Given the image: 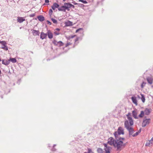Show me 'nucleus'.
<instances>
[{"label": "nucleus", "mask_w": 153, "mask_h": 153, "mask_svg": "<svg viewBox=\"0 0 153 153\" xmlns=\"http://www.w3.org/2000/svg\"><path fill=\"white\" fill-rule=\"evenodd\" d=\"M72 45V43L70 42H68L65 45V47H67L71 45Z\"/></svg>", "instance_id": "33"}, {"label": "nucleus", "mask_w": 153, "mask_h": 153, "mask_svg": "<svg viewBox=\"0 0 153 153\" xmlns=\"http://www.w3.org/2000/svg\"><path fill=\"white\" fill-rule=\"evenodd\" d=\"M82 28H79L78 29H77L76 31V33H77L78 32V31L80 30H82Z\"/></svg>", "instance_id": "38"}, {"label": "nucleus", "mask_w": 153, "mask_h": 153, "mask_svg": "<svg viewBox=\"0 0 153 153\" xmlns=\"http://www.w3.org/2000/svg\"><path fill=\"white\" fill-rule=\"evenodd\" d=\"M25 21V19L24 17H18L17 19V21L19 23H21Z\"/></svg>", "instance_id": "13"}, {"label": "nucleus", "mask_w": 153, "mask_h": 153, "mask_svg": "<svg viewBox=\"0 0 153 153\" xmlns=\"http://www.w3.org/2000/svg\"><path fill=\"white\" fill-rule=\"evenodd\" d=\"M143 83H144V82H143V83L141 85V87H142V88H143Z\"/></svg>", "instance_id": "41"}, {"label": "nucleus", "mask_w": 153, "mask_h": 153, "mask_svg": "<svg viewBox=\"0 0 153 153\" xmlns=\"http://www.w3.org/2000/svg\"><path fill=\"white\" fill-rule=\"evenodd\" d=\"M148 82L150 84H152L153 82V79L151 77H148L147 79Z\"/></svg>", "instance_id": "21"}, {"label": "nucleus", "mask_w": 153, "mask_h": 153, "mask_svg": "<svg viewBox=\"0 0 153 153\" xmlns=\"http://www.w3.org/2000/svg\"><path fill=\"white\" fill-rule=\"evenodd\" d=\"M97 152L98 153H104V152L102 149L100 148H99L97 149Z\"/></svg>", "instance_id": "26"}, {"label": "nucleus", "mask_w": 153, "mask_h": 153, "mask_svg": "<svg viewBox=\"0 0 153 153\" xmlns=\"http://www.w3.org/2000/svg\"><path fill=\"white\" fill-rule=\"evenodd\" d=\"M59 5L56 3H54L53 6H52L51 7L52 9L54 10L56 8H59Z\"/></svg>", "instance_id": "16"}, {"label": "nucleus", "mask_w": 153, "mask_h": 153, "mask_svg": "<svg viewBox=\"0 0 153 153\" xmlns=\"http://www.w3.org/2000/svg\"><path fill=\"white\" fill-rule=\"evenodd\" d=\"M48 23L50 25H51V23L49 21H48Z\"/></svg>", "instance_id": "40"}, {"label": "nucleus", "mask_w": 153, "mask_h": 153, "mask_svg": "<svg viewBox=\"0 0 153 153\" xmlns=\"http://www.w3.org/2000/svg\"><path fill=\"white\" fill-rule=\"evenodd\" d=\"M124 134V129L123 128L121 127H118L117 131H116L114 133V135L116 138L118 137L119 135Z\"/></svg>", "instance_id": "4"}, {"label": "nucleus", "mask_w": 153, "mask_h": 153, "mask_svg": "<svg viewBox=\"0 0 153 153\" xmlns=\"http://www.w3.org/2000/svg\"><path fill=\"white\" fill-rule=\"evenodd\" d=\"M76 36V35H72V36H71L69 37V39H72Z\"/></svg>", "instance_id": "35"}, {"label": "nucleus", "mask_w": 153, "mask_h": 153, "mask_svg": "<svg viewBox=\"0 0 153 153\" xmlns=\"http://www.w3.org/2000/svg\"><path fill=\"white\" fill-rule=\"evenodd\" d=\"M153 145V137L150 140L146 141L145 146H151Z\"/></svg>", "instance_id": "10"}, {"label": "nucleus", "mask_w": 153, "mask_h": 153, "mask_svg": "<svg viewBox=\"0 0 153 153\" xmlns=\"http://www.w3.org/2000/svg\"><path fill=\"white\" fill-rule=\"evenodd\" d=\"M126 143L125 138L120 137L116 140L114 147L117 149V150L121 151L126 145Z\"/></svg>", "instance_id": "1"}, {"label": "nucleus", "mask_w": 153, "mask_h": 153, "mask_svg": "<svg viewBox=\"0 0 153 153\" xmlns=\"http://www.w3.org/2000/svg\"><path fill=\"white\" fill-rule=\"evenodd\" d=\"M52 43L55 45L58 46V42H57L56 40H53L52 42Z\"/></svg>", "instance_id": "30"}, {"label": "nucleus", "mask_w": 153, "mask_h": 153, "mask_svg": "<svg viewBox=\"0 0 153 153\" xmlns=\"http://www.w3.org/2000/svg\"><path fill=\"white\" fill-rule=\"evenodd\" d=\"M88 153H93V152L92 151V150L91 149H88Z\"/></svg>", "instance_id": "37"}, {"label": "nucleus", "mask_w": 153, "mask_h": 153, "mask_svg": "<svg viewBox=\"0 0 153 153\" xmlns=\"http://www.w3.org/2000/svg\"><path fill=\"white\" fill-rule=\"evenodd\" d=\"M65 24L66 26H72L73 25V23L69 21L66 22Z\"/></svg>", "instance_id": "20"}, {"label": "nucleus", "mask_w": 153, "mask_h": 153, "mask_svg": "<svg viewBox=\"0 0 153 153\" xmlns=\"http://www.w3.org/2000/svg\"><path fill=\"white\" fill-rule=\"evenodd\" d=\"M79 1L81 2L84 4H86L87 3V2L86 1L83 0H79Z\"/></svg>", "instance_id": "34"}, {"label": "nucleus", "mask_w": 153, "mask_h": 153, "mask_svg": "<svg viewBox=\"0 0 153 153\" xmlns=\"http://www.w3.org/2000/svg\"><path fill=\"white\" fill-rule=\"evenodd\" d=\"M85 153H87L85 152Z\"/></svg>", "instance_id": "44"}, {"label": "nucleus", "mask_w": 153, "mask_h": 153, "mask_svg": "<svg viewBox=\"0 0 153 153\" xmlns=\"http://www.w3.org/2000/svg\"><path fill=\"white\" fill-rule=\"evenodd\" d=\"M64 45V43L61 41L58 42V46L59 47H61L63 46Z\"/></svg>", "instance_id": "25"}, {"label": "nucleus", "mask_w": 153, "mask_h": 153, "mask_svg": "<svg viewBox=\"0 0 153 153\" xmlns=\"http://www.w3.org/2000/svg\"><path fill=\"white\" fill-rule=\"evenodd\" d=\"M141 99L143 102H144L145 100V98L143 94H141Z\"/></svg>", "instance_id": "28"}, {"label": "nucleus", "mask_w": 153, "mask_h": 153, "mask_svg": "<svg viewBox=\"0 0 153 153\" xmlns=\"http://www.w3.org/2000/svg\"><path fill=\"white\" fill-rule=\"evenodd\" d=\"M76 39H75V42H77V41H78L79 40V38L76 36Z\"/></svg>", "instance_id": "36"}, {"label": "nucleus", "mask_w": 153, "mask_h": 153, "mask_svg": "<svg viewBox=\"0 0 153 153\" xmlns=\"http://www.w3.org/2000/svg\"><path fill=\"white\" fill-rule=\"evenodd\" d=\"M37 18L40 21L42 22L44 20L45 18L42 16H38Z\"/></svg>", "instance_id": "22"}, {"label": "nucleus", "mask_w": 153, "mask_h": 153, "mask_svg": "<svg viewBox=\"0 0 153 153\" xmlns=\"http://www.w3.org/2000/svg\"><path fill=\"white\" fill-rule=\"evenodd\" d=\"M9 60L10 62L11 61L13 63H16V60L15 58H10Z\"/></svg>", "instance_id": "23"}, {"label": "nucleus", "mask_w": 153, "mask_h": 153, "mask_svg": "<svg viewBox=\"0 0 153 153\" xmlns=\"http://www.w3.org/2000/svg\"><path fill=\"white\" fill-rule=\"evenodd\" d=\"M45 2L46 3H48L49 2V1L48 0H45Z\"/></svg>", "instance_id": "39"}, {"label": "nucleus", "mask_w": 153, "mask_h": 153, "mask_svg": "<svg viewBox=\"0 0 153 153\" xmlns=\"http://www.w3.org/2000/svg\"><path fill=\"white\" fill-rule=\"evenodd\" d=\"M132 114L133 117L135 119H138L137 113L136 110H134L132 111Z\"/></svg>", "instance_id": "11"}, {"label": "nucleus", "mask_w": 153, "mask_h": 153, "mask_svg": "<svg viewBox=\"0 0 153 153\" xmlns=\"http://www.w3.org/2000/svg\"><path fill=\"white\" fill-rule=\"evenodd\" d=\"M1 74V70H0V74Z\"/></svg>", "instance_id": "42"}, {"label": "nucleus", "mask_w": 153, "mask_h": 153, "mask_svg": "<svg viewBox=\"0 0 153 153\" xmlns=\"http://www.w3.org/2000/svg\"><path fill=\"white\" fill-rule=\"evenodd\" d=\"M116 140H115L114 139L113 137H110L108 139L107 144H108L114 147Z\"/></svg>", "instance_id": "6"}, {"label": "nucleus", "mask_w": 153, "mask_h": 153, "mask_svg": "<svg viewBox=\"0 0 153 153\" xmlns=\"http://www.w3.org/2000/svg\"><path fill=\"white\" fill-rule=\"evenodd\" d=\"M67 3H64V5L59 7L58 10L59 11H63L64 12H66V10H67L68 11L70 10V9L68 8Z\"/></svg>", "instance_id": "5"}, {"label": "nucleus", "mask_w": 153, "mask_h": 153, "mask_svg": "<svg viewBox=\"0 0 153 153\" xmlns=\"http://www.w3.org/2000/svg\"><path fill=\"white\" fill-rule=\"evenodd\" d=\"M0 44H1V46L0 47L5 51H7L8 49L7 47L6 46L7 43L5 41H0Z\"/></svg>", "instance_id": "8"}, {"label": "nucleus", "mask_w": 153, "mask_h": 153, "mask_svg": "<svg viewBox=\"0 0 153 153\" xmlns=\"http://www.w3.org/2000/svg\"><path fill=\"white\" fill-rule=\"evenodd\" d=\"M47 34L49 38L51 39L53 38V34L51 30H48Z\"/></svg>", "instance_id": "12"}, {"label": "nucleus", "mask_w": 153, "mask_h": 153, "mask_svg": "<svg viewBox=\"0 0 153 153\" xmlns=\"http://www.w3.org/2000/svg\"><path fill=\"white\" fill-rule=\"evenodd\" d=\"M2 63L5 65H8L10 63V61L9 59L7 60H2Z\"/></svg>", "instance_id": "17"}, {"label": "nucleus", "mask_w": 153, "mask_h": 153, "mask_svg": "<svg viewBox=\"0 0 153 153\" xmlns=\"http://www.w3.org/2000/svg\"><path fill=\"white\" fill-rule=\"evenodd\" d=\"M1 59H0V62H1Z\"/></svg>", "instance_id": "43"}, {"label": "nucleus", "mask_w": 153, "mask_h": 153, "mask_svg": "<svg viewBox=\"0 0 153 153\" xmlns=\"http://www.w3.org/2000/svg\"><path fill=\"white\" fill-rule=\"evenodd\" d=\"M47 34L45 33L44 32H42L40 34V38L42 39H46L47 37Z\"/></svg>", "instance_id": "14"}, {"label": "nucleus", "mask_w": 153, "mask_h": 153, "mask_svg": "<svg viewBox=\"0 0 153 153\" xmlns=\"http://www.w3.org/2000/svg\"><path fill=\"white\" fill-rule=\"evenodd\" d=\"M60 29L57 28L54 30V33L55 35H58L60 34Z\"/></svg>", "instance_id": "15"}, {"label": "nucleus", "mask_w": 153, "mask_h": 153, "mask_svg": "<svg viewBox=\"0 0 153 153\" xmlns=\"http://www.w3.org/2000/svg\"><path fill=\"white\" fill-rule=\"evenodd\" d=\"M129 132V137H134L137 136L140 132L141 130H140L136 132L134 134V130L133 128L127 130Z\"/></svg>", "instance_id": "3"}, {"label": "nucleus", "mask_w": 153, "mask_h": 153, "mask_svg": "<svg viewBox=\"0 0 153 153\" xmlns=\"http://www.w3.org/2000/svg\"><path fill=\"white\" fill-rule=\"evenodd\" d=\"M103 145L104 146V153H110V152L111 149V148L108 146V144L106 143H104Z\"/></svg>", "instance_id": "7"}, {"label": "nucleus", "mask_w": 153, "mask_h": 153, "mask_svg": "<svg viewBox=\"0 0 153 153\" xmlns=\"http://www.w3.org/2000/svg\"><path fill=\"white\" fill-rule=\"evenodd\" d=\"M150 119H147L144 120L142 123V126L143 127H145L146 125H149L150 123Z\"/></svg>", "instance_id": "9"}, {"label": "nucleus", "mask_w": 153, "mask_h": 153, "mask_svg": "<svg viewBox=\"0 0 153 153\" xmlns=\"http://www.w3.org/2000/svg\"><path fill=\"white\" fill-rule=\"evenodd\" d=\"M132 102L134 103L136 105H137V100L136 98L135 97H132L131 98Z\"/></svg>", "instance_id": "18"}, {"label": "nucleus", "mask_w": 153, "mask_h": 153, "mask_svg": "<svg viewBox=\"0 0 153 153\" xmlns=\"http://www.w3.org/2000/svg\"><path fill=\"white\" fill-rule=\"evenodd\" d=\"M131 116V113H128L126 115L128 120H126L124 122L125 127L127 130L132 128L134 124L133 121Z\"/></svg>", "instance_id": "2"}, {"label": "nucleus", "mask_w": 153, "mask_h": 153, "mask_svg": "<svg viewBox=\"0 0 153 153\" xmlns=\"http://www.w3.org/2000/svg\"><path fill=\"white\" fill-rule=\"evenodd\" d=\"M68 3L67 5L68 6V9H69L70 8H71V7H72L74 8L75 6L74 5H72L70 3Z\"/></svg>", "instance_id": "27"}, {"label": "nucleus", "mask_w": 153, "mask_h": 153, "mask_svg": "<svg viewBox=\"0 0 153 153\" xmlns=\"http://www.w3.org/2000/svg\"><path fill=\"white\" fill-rule=\"evenodd\" d=\"M32 33L34 36L38 35L39 33V31L35 30H33L32 31Z\"/></svg>", "instance_id": "19"}, {"label": "nucleus", "mask_w": 153, "mask_h": 153, "mask_svg": "<svg viewBox=\"0 0 153 153\" xmlns=\"http://www.w3.org/2000/svg\"><path fill=\"white\" fill-rule=\"evenodd\" d=\"M51 20L55 24H56L57 23V21L54 19L52 18Z\"/></svg>", "instance_id": "32"}, {"label": "nucleus", "mask_w": 153, "mask_h": 153, "mask_svg": "<svg viewBox=\"0 0 153 153\" xmlns=\"http://www.w3.org/2000/svg\"><path fill=\"white\" fill-rule=\"evenodd\" d=\"M52 13H53V10H52V9H50L49 10V14L50 16H51L52 14Z\"/></svg>", "instance_id": "31"}, {"label": "nucleus", "mask_w": 153, "mask_h": 153, "mask_svg": "<svg viewBox=\"0 0 153 153\" xmlns=\"http://www.w3.org/2000/svg\"><path fill=\"white\" fill-rule=\"evenodd\" d=\"M144 112L143 111H142L141 112V113H140V114L139 115V117H142L144 116Z\"/></svg>", "instance_id": "29"}, {"label": "nucleus", "mask_w": 153, "mask_h": 153, "mask_svg": "<svg viewBox=\"0 0 153 153\" xmlns=\"http://www.w3.org/2000/svg\"><path fill=\"white\" fill-rule=\"evenodd\" d=\"M144 112L145 113V114L147 115H148L150 113L149 110V109L148 108H146Z\"/></svg>", "instance_id": "24"}]
</instances>
